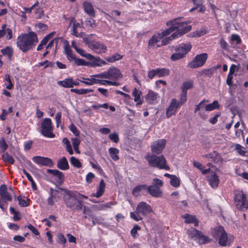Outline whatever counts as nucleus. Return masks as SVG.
<instances>
[{
	"instance_id": "nucleus-36",
	"label": "nucleus",
	"mask_w": 248,
	"mask_h": 248,
	"mask_svg": "<svg viewBox=\"0 0 248 248\" xmlns=\"http://www.w3.org/2000/svg\"><path fill=\"white\" fill-rule=\"evenodd\" d=\"M4 86L8 90H11L13 89L14 85L12 83L10 79V77L9 75H6L4 76Z\"/></svg>"
},
{
	"instance_id": "nucleus-17",
	"label": "nucleus",
	"mask_w": 248,
	"mask_h": 248,
	"mask_svg": "<svg viewBox=\"0 0 248 248\" xmlns=\"http://www.w3.org/2000/svg\"><path fill=\"white\" fill-rule=\"evenodd\" d=\"M203 157L207 158L209 161H213L214 163H220L222 161L220 155L216 151H214L210 154L205 155Z\"/></svg>"
},
{
	"instance_id": "nucleus-3",
	"label": "nucleus",
	"mask_w": 248,
	"mask_h": 248,
	"mask_svg": "<svg viewBox=\"0 0 248 248\" xmlns=\"http://www.w3.org/2000/svg\"><path fill=\"white\" fill-rule=\"evenodd\" d=\"M169 35V31L167 29L161 32L155 33L148 41V49L154 50L162 46L169 44L170 41L172 40L170 36L164 38V37Z\"/></svg>"
},
{
	"instance_id": "nucleus-25",
	"label": "nucleus",
	"mask_w": 248,
	"mask_h": 248,
	"mask_svg": "<svg viewBox=\"0 0 248 248\" xmlns=\"http://www.w3.org/2000/svg\"><path fill=\"white\" fill-rule=\"evenodd\" d=\"M191 49V45L189 43H186L180 45L177 50L184 56Z\"/></svg>"
},
{
	"instance_id": "nucleus-21",
	"label": "nucleus",
	"mask_w": 248,
	"mask_h": 248,
	"mask_svg": "<svg viewBox=\"0 0 248 248\" xmlns=\"http://www.w3.org/2000/svg\"><path fill=\"white\" fill-rule=\"evenodd\" d=\"M132 95L134 97V100L136 103V105H140L143 103V100L141 97V92L135 88L132 91Z\"/></svg>"
},
{
	"instance_id": "nucleus-31",
	"label": "nucleus",
	"mask_w": 248,
	"mask_h": 248,
	"mask_svg": "<svg viewBox=\"0 0 248 248\" xmlns=\"http://www.w3.org/2000/svg\"><path fill=\"white\" fill-rule=\"evenodd\" d=\"M185 219V222L187 223H194L195 226L198 225V221L196 217L193 216L188 214H185L183 216Z\"/></svg>"
},
{
	"instance_id": "nucleus-13",
	"label": "nucleus",
	"mask_w": 248,
	"mask_h": 248,
	"mask_svg": "<svg viewBox=\"0 0 248 248\" xmlns=\"http://www.w3.org/2000/svg\"><path fill=\"white\" fill-rule=\"evenodd\" d=\"M86 44L91 49L97 54L105 53L107 50V46L102 43L96 41H86Z\"/></svg>"
},
{
	"instance_id": "nucleus-39",
	"label": "nucleus",
	"mask_w": 248,
	"mask_h": 248,
	"mask_svg": "<svg viewBox=\"0 0 248 248\" xmlns=\"http://www.w3.org/2000/svg\"><path fill=\"white\" fill-rule=\"evenodd\" d=\"M71 140L72 145H73V146L75 151L77 153L79 154L80 151L79 150L78 146H79V145L80 144V140L77 138H71Z\"/></svg>"
},
{
	"instance_id": "nucleus-62",
	"label": "nucleus",
	"mask_w": 248,
	"mask_h": 248,
	"mask_svg": "<svg viewBox=\"0 0 248 248\" xmlns=\"http://www.w3.org/2000/svg\"><path fill=\"white\" fill-rule=\"evenodd\" d=\"M47 173H48L49 174H51L55 176H56V175H59L60 177H61V176H62V172H61L59 170H57L48 169L47 170Z\"/></svg>"
},
{
	"instance_id": "nucleus-34",
	"label": "nucleus",
	"mask_w": 248,
	"mask_h": 248,
	"mask_svg": "<svg viewBox=\"0 0 248 248\" xmlns=\"http://www.w3.org/2000/svg\"><path fill=\"white\" fill-rule=\"evenodd\" d=\"M54 34V32H52L49 34H48L46 37H45L41 42L40 44L37 47V50H41L44 46H45L47 43L48 39L51 37L52 35Z\"/></svg>"
},
{
	"instance_id": "nucleus-20",
	"label": "nucleus",
	"mask_w": 248,
	"mask_h": 248,
	"mask_svg": "<svg viewBox=\"0 0 248 248\" xmlns=\"http://www.w3.org/2000/svg\"><path fill=\"white\" fill-rule=\"evenodd\" d=\"M5 36L7 39H11L13 37V32L11 29L7 28L6 25H3L0 29V38Z\"/></svg>"
},
{
	"instance_id": "nucleus-33",
	"label": "nucleus",
	"mask_w": 248,
	"mask_h": 248,
	"mask_svg": "<svg viewBox=\"0 0 248 248\" xmlns=\"http://www.w3.org/2000/svg\"><path fill=\"white\" fill-rule=\"evenodd\" d=\"M99 78H103L101 73L98 74L91 75L87 79L88 80H90L93 85V84H98Z\"/></svg>"
},
{
	"instance_id": "nucleus-15",
	"label": "nucleus",
	"mask_w": 248,
	"mask_h": 248,
	"mask_svg": "<svg viewBox=\"0 0 248 248\" xmlns=\"http://www.w3.org/2000/svg\"><path fill=\"white\" fill-rule=\"evenodd\" d=\"M166 140L165 139H160L154 141L151 145L153 153L156 154H160L165 147Z\"/></svg>"
},
{
	"instance_id": "nucleus-40",
	"label": "nucleus",
	"mask_w": 248,
	"mask_h": 248,
	"mask_svg": "<svg viewBox=\"0 0 248 248\" xmlns=\"http://www.w3.org/2000/svg\"><path fill=\"white\" fill-rule=\"evenodd\" d=\"M193 87V82L189 80L183 83L182 86V91L186 92L188 89H192Z\"/></svg>"
},
{
	"instance_id": "nucleus-49",
	"label": "nucleus",
	"mask_w": 248,
	"mask_h": 248,
	"mask_svg": "<svg viewBox=\"0 0 248 248\" xmlns=\"http://www.w3.org/2000/svg\"><path fill=\"white\" fill-rule=\"evenodd\" d=\"M122 58V56L120 54L116 53L112 56L107 58L106 60L109 62H113L116 61H118Z\"/></svg>"
},
{
	"instance_id": "nucleus-30",
	"label": "nucleus",
	"mask_w": 248,
	"mask_h": 248,
	"mask_svg": "<svg viewBox=\"0 0 248 248\" xmlns=\"http://www.w3.org/2000/svg\"><path fill=\"white\" fill-rule=\"evenodd\" d=\"M108 153L111 158L114 161H117L119 160V157L118 154L119 153V150L114 147H111L108 149Z\"/></svg>"
},
{
	"instance_id": "nucleus-9",
	"label": "nucleus",
	"mask_w": 248,
	"mask_h": 248,
	"mask_svg": "<svg viewBox=\"0 0 248 248\" xmlns=\"http://www.w3.org/2000/svg\"><path fill=\"white\" fill-rule=\"evenodd\" d=\"M12 199L11 195L8 192L7 187L5 185H2L0 186V208L2 211H4L7 208L8 201H11Z\"/></svg>"
},
{
	"instance_id": "nucleus-6",
	"label": "nucleus",
	"mask_w": 248,
	"mask_h": 248,
	"mask_svg": "<svg viewBox=\"0 0 248 248\" xmlns=\"http://www.w3.org/2000/svg\"><path fill=\"white\" fill-rule=\"evenodd\" d=\"M149 166L156 167L159 169L169 170L170 167L166 164V161L163 155L156 156L154 155L148 154L145 156Z\"/></svg>"
},
{
	"instance_id": "nucleus-56",
	"label": "nucleus",
	"mask_w": 248,
	"mask_h": 248,
	"mask_svg": "<svg viewBox=\"0 0 248 248\" xmlns=\"http://www.w3.org/2000/svg\"><path fill=\"white\" fill-rule=\"evenodd\" d=\"M73 61H74L75 64L78 66L89 65L88 62H86L84 60L81 59H78L76 57L75 58V59L73 60Z\"/></svg>"
},
{
	"instance_id": "nucleus-44",
	"label": "nucleus",
	"mask_w": 248,
	"mask_h": 248,
	"mask_svg": "<svg viewBox=\"0 0 248 248\" xmlns=\"http://www.w3.org/2000/svg\"><path fill=\"white\" fill-rule=\"evenodd\" d=\"M196 239H198L199 240V242L201 244H206L210 241L209 238L203 235L201 232V234L198 235Z\"/></svg>"
},
{
	"instance_id": "nucleus-4",
	"label": "nucleus",
	"mask_w": 248,
	"mask_h": 248,
	"mask_svg": "<svg viewBox=\"0 0 248 248\" xmlns=\"http://www.w3.org/2000/svg\"><path fill=\"white\" fill-rule=\"evenodd\" d=\"M212 234L214 237H218V244L222 247L230 246L234 240L233 236L228 235L224 228L221 226L214 228Z\"/></svg>"
},
{
	"instance_id": "nucleus-60",
	"label": "nucleus",
	"mask_w": 248,
	"mask_h": 248,
	"mask_svg": "<svg viewBox=\"0 0 248 248\" xmlns=\"http://www.w3.org/2000/svg\"><path fill=\"white\" fill-rule=\"evenodd\" d=\"M109 139L115 143H117L119 140V136L116 133H112L109 135Z\"/></svg>"
},
{
	"instance_id": "nucleus-1",
	"label": "nucleus",
	"mask_w": 248,
	"mask_h": 248,
	"mask_svg": "<svg viewBox=\"0 0 248 248\" xmlns=\"http://www.w3.org/2000/svg\"><path fill=\"white\" fill-rule=\"evenodd\" d=\"M167 25L169 28L167 29L169 31V34L175 31L170 36L171 40L178 38L183 34L189 31L191 29V26L188 25V22L182 21V17H178L167 22Z\"/></svg>"
},
{
	"instance_id": "nucleus-54",
	"label": "nucleus",
	"mask_w": 248,
	"mask_h": 248,
	"mask_svg": "<svg viewBox=\"0 0 248 248\" xmlns=\"http://www.w3.org/2000/svg\"><path fill=\"white\" fill-rule=\"evenodd\" d=\"M184 56L177 50H176V52L175 53L173 54L171 56V60L173 61L179 60L182 58Z\"/></svg>"
},
{
	"instance_id": "nucleus-16",
	"label": "nucleus",
	"mask_w": 248,
	"mask_h": 248,
	"mask_svg": "<svg viewBox=\"0 0 248 248\" xmlns=\"http://www.w3.org/2000/svg\"><path fill=\"white\" fill-rule=\"evenodd\" d=\"M32 160L39 166H46L51 167L53 165V162L50 158L41 156H35L32 157Z\"/></svg>"
},
{
	"instance_id": "nucleus-42",
	"label": "nucleus",
	"mask_w": 248,
	"mask_h": 248,
	"mask_svg": "<svg viewBox=\"0 0 248 248\" xmlns=\"http://www.w3.org/2000/svg\"><path fill=\"white\" fill-rule=\"evenodd\" d=\"M219 107L218 102L217 101H214L212 103L209 104L206 106L205 110L206 111H212L217 108H218Z\"/></svg>"
},
{
	"instance_id": "nucleus-55",
	"label": "nucleus",
	"mask_w": 248,
	"mask_h": 248,
	"mask_svg": "<svg viewBox=\"0 0 248 248\" xmlns=\"http://www.w3.org/2000/svg\"><path fill=\"white\" fill-rule=\"evenodd\" d=\"M17 200L19 202V204L22 207H26L29 205V203L21 196L17 197Z\"/></svg>"
},
{
	"instance_id": "nucleus-29",
	"label": "nucleus",
	"mask_w": 248,
	"mask_h": 248,
	"mask_svg": "<svg viewBox=\"0 0 248 248\" xmlns=\"http://www.w3.org/2000/svg\"><path fill=\"white\" fill-rule=\"evenodd\" d=\"M98 84L101 85L118 86L119 84L116 81L105 78H99Z\"/></svg>"
},
{
	"instance_id": "nucleus-12",
	"label": "nucleus",
	"mask_w": 248,
	"mask_h": 248,
	"mask_svg": "<svg viewBox=\"0 0 248 248\" xmlns=\"http://www.w3.org/2000/svg\"><path fill=\"white\" fill-rule=\"evenodd\" d=\"M208 55L203 53L196 55L193 60L188 63V66L192 68H197L203 66L206 62Z\"/></svg>"
},
{
	"instance_id": "nucleus-59",
	"label": "nucleus",
	"mask_w": 248,
	"mask_h": 248,
	"mask_svg": "<svg viewBox=\"0 0 248 248\" xmlns=\"http://www.w3.org/2000/svg\"><path fill=\"white\" fill-rule=\"evenodd\" d=\"M92 107L94 109H98L101 108L108 109V103H104L103 104L93 105H92Z\"/></svg>"
},
{
	"instance_id": "nucleus-8",
	"label": "nucleus",
	"mask_w": 248,
	"mask_h": 248,
	"mask_svg": "<svg viewBox=\"0 0 248 248\" xmlns=\"http://www.w3.org/2000/svg\"><path fill=\"white\" fill-rule=\"evenodd\" d=\"M233 199L234 205L238 210H243L248 208V198L242 191H235Z\"/></svg>"
},
{
	"instance_id": "nucleus-46",
	"label": "nucleus",
	"mask_w": 248,
	"mask_h": 248,
	"mask_svg": "<svg viewBox=\"0 0 248 248\" xmlns=\"http://www.w3.org/2000/svg\"><path fill=\"white\" fill-rule=\"evenodd\" d=\"M70 162L71 165L77 168L81 167V163L79 160L74 156L70 157Z\"/></svg>"
},
{
	"instance_id": "nucleus-43",
	"label": "nucleus",
	"mask_w": 248,
	"mask_h": 248,
	"mask_svg": "<svg viewBox=\"0 0 248 248\" xmlns=\"http://www.w3.org/2000/svg\"><path fill=\"white\" fill-rule=\"evenodd\" d=\"M156 71L159 78L168 76L170 74V70L166 68H157Z\"/></svg>"
},
{
	"instance_id": "nucleus-32",
	"label": "nucleus",
	"mask_w": 248,
	"mask_h": 248,
	"mask_svg": "<svg viewBox=\"0 0 248 248\" xmlns=\"http://www.w3.org/2000/svg\"><path fill=\"white\" fill-rule=\"evenodd\" d=\"M72 78H65L63 80L58 81L57 82L58 85L61 86L64 88H72Z\"/></svg>"
},
{
	"instance_id": "nucleus-58",
	"label": "nucleus",
	"mask_w": 248,
	"mask_h": 248,
	"mask_svg": "<svg viewBox=\"0 0 248 248\" xmlns=\"http://www.w3.org/2000/svg\"><path fill=\"white\" fill-rule=\"evenodd\" d=\"M187 100L186 98V92L182 91V93L180 95V105L181 106L182 104L186 102Z\"/></svg>"
},
{
	"instance_id": "nucleus-57",
	"label": "nucleus",
	"mask_w": 248,
	"mask_h": 248,
	"mask_svg": "<svg viewBox=\"0 0 248 248\" xmlns=\"http://www.w3.org/2000/svg\"><path fill=\"white\" fill-rule=\"evenodd\" d=\"M57 242L60 244H64L66 242V239L63 234L59 233L57 235Z\"/></svg>"
},
{
	"instance_id": "nucleus-52",
	"label": "nucleus",
	"mask_w": 248,
	"mask_h": 248,
	"mask_svg": "<svg viewBox=\"0 0 248 248\" xmlns=\"http://www.w3.org/2000/svg\"><path fill=\"white\" fill-rule=\"evenodd\" d=\"M38 65L40 66H44L45 68H46L48 67H53L54 66V63L52 62H50L47 60H46L44 62H39Z\"/></svg>"
},
{
	"instance_id": "nucleus-26",
	"label": "nucleus",
	"mask_w": 248,
	"mask_h": 248,
	"mask_svg": "<svg viewBox=\"0 0 248 248\" xmlns=\"http://www.w3.org/2000/svg\"><path fill=\"white\" fill-rule=\"evenodd\" d=\"M83 6L85 13L91 16H95L94 9L91 3L89 2H85L83 3Z\"/></svg>"
},
{
	"instance_id": "nucleus-35",
	"label": "nucleus",
	"mask_w": 248,
	"mask_h": 248,
	"mask_svg": "<svg viewBox=\"0 0 248 248\" xmlns=\"http://www.w3.org/2000/svg\"><path fill=\"white\" fill-rule=\"evenodd\" d=\"M0 51L3 55L7 56L9 59H11L13 54V49L9 46L2 49Z\"/></svg>"
},
{
	"instance_id": "nucleus-64",
	"label": "nucleus",
	"mask_w": 248,
	"mask_h": 248,
	"mask_svg": "<svg viewBox=\"0 0 248 248\" xmlns=\"http://www.w3.org/2000/svg\"><path fill=\"white\" fill-rule=\"evenodd\" d=\"M231 40L235 41L236 44H239L241 42V40L238 35L233 34L231 36Z\"/></svg>"
},
{
	"instance_id": "nucleus-51",
	"label": "nucleus",
	"mask_w": 248,
	"mask_h": 248,
	"mask_svg": "<svg viewBox=\"0 0 248 248\" xmlns=\"http://www.w3.org/2000/svg\"><path fill=\"white\" fill-rule=\"evenodd\" d=\"M79 54H80L81 56L88 59H90L91 58H93L92 55L86 53V52L81 49V48H78V49L76 51Z\"/></svg>"
},
{
	"instance_id": "nucleus-27",
	"label": "nucleus",
	"mask_w": 248,
	"mask_h": 248,
	"mask_svg": "<svg viewBox=\"0 0 248 248\" xmlns=\"http://www.w3.org/2000/svg\"><path fill=\"white\" fill-rule=\"evenodd\" d=\"M105 188V184L103 180L100 182L99 185L97 188V190L95 193L93 194V196L96 198L101 197L104 193Z\"/></svg>"
},
{
	"instance_id": "nucleus-24",
	"label": "nucleus",
	"mask_w": 248,
	"mask_h": 248,
	"mask_svg": "<svg viewBox=\"0 0 248 248\" xmlns=\"http://www.w3.org/2000/svg\"><path fill=\"white\" fill-rule=\"evenodd\" d=\"M57 191L51 188L50 189L49 196L47 199V203L48 205L53 206L55 204V200L57 198Z\"/></svg>"
},
{
	"instance_id": "nucleus-7",
	"label": "nucleus",
	"mask_w": 248,
	"mask_h": 248,
	"mask_svg": "<svg viewBox=\"0 0 248 248\" xmlns=\"http://www.w3.org/2000/svg\"><path fill=\"white\" fill-rule=\"evenodd\" d=\"M65 194L63 196V200L67 206L72 210H80L82 209V202L78 200L76 195L73 194L70 191L66 190Z\"/></svg>"
},
{
	"instance_id": "nucleus-23",
	"label": "nucleus",
	"mask_w": 248,
	"mask_h": 248,
	"mask_svg": "<svg viewBox=\"0 0 248 248\" xmlns=\"http://www.w3.org/2000/svg\"><path fill=\"white\" fill-rule=\"evenodd\" d=\"M148 192L153 197H159L161 195V191L158 186L152 185L148 187Z\"/></svg>"
},
{
	"instance_id": "nucleus-18",
	"label": "nucleus",
	"mask_w": 248,
	"mask_h": 248,
	"mask_svg": "<svg viewBox=\"0 0 248 248\" xmlns=\"http://www.w3.org/2000/svg\"><path fill=\"white\" fill-rule=\"evenodd\" d=\"M208 181L213 188H216L219 184V180L217 175L214 172H211L208 176Z\"/></svg>"
},
{
	"instance_id": "nucleus-2",
	"label": "nucleus",
	"mask_w": 248,
	"mask_h": 248,
	"mask_svg": "<svg viewBox=\"0 0 248 248\" xmlns=\"http://www.w3.org/2000/svg\"><path fill=\"white\" fill-rule=\"evenodd\" d=\"M38 42L36 34L31 32L19 36L17 39V46L23 52L31 49Z\"/></svg>"
},
{
	"instance_id": "nucleus-50",
	"label": "nucleus",
	"mask_w": 248,
	"mask_h": 248,
	"mask_svg": "<svg viewBox=\"0 0 248 248\" xmlns=\"http://www.w3.org/2000/svg\"><path fill=\"white\" fill-rule=\"evenodd\" d=\"M146 188V186L145 185H139L137 186H136L133 190V194L136 196L137 197L140 195V192L142 189H145Z\"/></svg>"
},
{
	"instance_id": "nucleus-53",
	"label": "nucleus",
	"mask_w": 248,
	"mask_h": 248,
	"mask_svg": "<svg viewBox=\"0 0 248 248\" xmlns=\"http://www.w3.org/2000/svg\"><path fill=\"white\" fill-rule=\"evenodd\" d=\"M206 32L202 30H197L195 31L192 32L190 34V36L192 37H200L205 34Z\"/></svg>"
},
{
	"instance_id": "nucleus-11",
	"label": "nucleus",
	"mask_w": 248,
	"mask_h": 248,
	"mask_svg": "<svg viewBox=\"0 0 248 248\" xmlns=\"http://www.w3.org/2000/svg\"><path fill=\"white\" fill-rule=\"evenodd\" d=\"M41 133L43 136L49 138L55 137V135L52 132L53 127L50 118H45L41 123Z\"/></svg>"
},
{
	"instance_id": "nucleus-19",
	"label": "nucleus",
	"mask_w": 248,
	"mask_h": 248,
	"mask_svg": "<svg viewBox=\"0 0 248 248\" xmlns=\"http://www.w3.org/2000/svg\"><path fill=\"white\" fill-rule=\"evenodd\" d=\"M158 94L152 90H150L145 96V99L149 104H154L158 102Z\"/></svg>"
},
{
	"instance_id": "nucleus-10",
	"label": "nucleus",
	"mask_w": 248,
	"mask_h": 248,
	"mask_svg": "<svg viewBox=\"0 0 248 248\" xmlns=\"http://www.w3.org/2000/svg\"><path fill=\"white\" fill-rule=\"evenodd\" d=\"M103 78L115 81L122 78L123 75L119 69L115 67H110L107 71L101 73Z\"/></svg>"
},
{
	"instance_id": "nucleus-48",
	"label": "nucleus",
	"mask_w": 248,
	"mask_h": 248,
	"mask_svg": "<svg viewBox=\"0 0 248 248\" xmlns=\"http://www.w3.org/2000/svg\"><path fill=\"white\" fill-rule=\"evenodd\" d=\"M235 149L240 155L246 156L247 152L245 150V148L240 144H236L235 145Z\"/></svg>"
},
{
	"instance_id": "nucleus-61",
	"label": "nucleus",
	"mask_w": 248,
	"mask_h": 248,
	"mask_svg": "<svg viewBox=\"0 0 248 248\" xmlns=\"http://www.w3.org/2000/svg\"><path fill=\"white\" fill-rule=\"evenodd\" d=\"M7 147L8 145L3 139L0 140V151L1 152H4Z\"/></svg>"
},
{
	"instance_id": "nucleus-22",
	"label": "nucleus",
	"mask_w": 248,
	"mask_h": 248,
	"mask_svg": "<svg viewBox=\"0 0 248 248\" xmlns=\"http://www.w3.org/2000/svg\"><path fill=\"white\" fill-rule=\"evenodd\" d=\"M93 58H91L90 59H88L89 60L91 61L90 63V65L92 67L94 66H102L107 64L106 62L102 59H101L98 57H94L92 55Z\"/></svg>"
},
{
	"instance_id": "nucleus-45",
	"label": "nucleus",
	"mask_w": 248,
	"mask_h": 248,
	"mask_svg": "<svg viewBox=\"0 0 248 248\" xmlns=\"http://www.w3.org/2000/svg\"><path fill=\"white\" fill-rule=\"evenodd\" d=\"M170 184L174 187H178L180 186V180L176 175H173L170 179Z\"/></svg>"
},
{
	"instance_id": "nucleus-28",
	"label": "nucleus",
	"mask_w": 248,
	"mask_h": 248,
	"mask_svg": "<svg viewBox=\"0 0 248 248\" xmlns=\"http://www.w3.org/2000/svg\"><path fill=\"white\" fill-rule=\"evenodd\" d=\"M57 167L62 170H66L68 169V163L65 157H63L58 160L57 162Z\"/></svg>"
},
{
	"instance_id": "nucleus-37",
	"label": "nucleus",
	"mask_w": 248,
	"mask_h": 248,
	"mask_svg": "<svg viewBox=\"0 0 248 248\" xmlns=\"http://www.w3.org/2000/svg\"><path fill=\"white\" fill-rule=\"evenodd\" d=\"M63 144L65 145V148L66 151L70 155L73 154V150L72 149V146L70 144V141L66 138H64L62 139V141Z\"/></svg>"
},
{
	"instance_id": "nucleus-14",
	"label": "nucleus",
	"mask_w": 248,
	"mask_h": 248,
	"mask_svg": "<svg viewBox=\"0 0 248 248\" xmlns=\"http://www.w3.org/2000/svg\"><path fill=\"white\" fill-rule=\"evenodd\" d=\"M180 106L179 101L175 98L172 99L169 107L166 108L167 118H170L172 116L175 115Z\"/></svg>"
},
{
	"instance_id": "nucleus-5",
	"label": "nucleus",
	"mask_w": 248,
	"mask_h": 248,
	"mask_svg": "<svg viewBox=\"0 0 248 248\" xmlns=\"http://www.w3.org/2000/svg\"><path fill=\"white\" fill-rule=\"evenodd\" d=\"M153 212L151 206L145 202H140L136 209V211L130 213V217L136 221L141 220L143 217Z\"/></svg>"
},
{
	"instance_id": "nucleus-47",
	"label": "nucleus",
	"mask_w": 248,
	"mask_h": 248,
	"mask_svg": "<svg viewBox=\"0 0 248 248\" xmlns=\"http://www.w3.org/2000/svg\"><path fill=\"white\" fill-rule=\"evenodd\" d=\"M2 160L6 162H8L13 164L15 162V160L13 157L9 155L8 153H5L2 155Z\"/></svg>"
},
{
	"instance_id": "nucleus-41",
	"label": "nucleus",
	"mask_w": 248,
	"mask_h": 248,
	"mask_svg": "<svg viewBox=\"0 0 248 248\" xmlns=\"http://www.w3.org/2000/svg\"><path fill=\"white\" fill-rule=\"evenodd\" d=\"M187 232L188 236L191 238H197L198 235L201 234V232L194 228H191Z\"/></svg>"
},
{
	"instance_id": "nucleus-38",
	"label": "nucleus",
	"mask_w": 248,
	"mask_h": 248,
	"mask_svg": "<svg viewBox=\"0 0 248 248\" xmlns=\"http://www.w3.org/2000/svg\"><path fill=\"white\" fill-rule=\"evenodd\" d=\"M71 92L73 93H75L78 94H87V93L93 92V91L92 89H71Z\"/></svg>"
},
{
	"instance_id": "nucleus-63",
	"label": "nucleus",
	"mask_w": 248,
	"mask_h": 248,
	"mask_svg": "<svg viewBox=\"0 0 248 248\" xmlns=\"http://www.w3.org/2000/svg\"><path fill=\"white\" fill-rule=\"evenodd\" d=\"M70 129L71 131V132L76 136H78L79 134V132L78 130V129L77 128V127L73 124H72L70 125Z\"/></svg>"
}]
</instances>
